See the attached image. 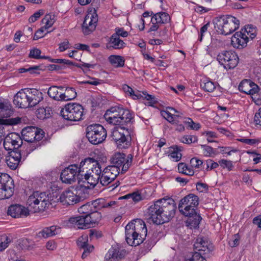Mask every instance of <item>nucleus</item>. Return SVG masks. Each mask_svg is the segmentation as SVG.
<instances>
[{
  "label": "nucleus",
  "mask_w": 261,
  "mask_h": 261,
  "mask_svg": "<svg viewBox=\"0 0 261 261\" xmlns=\"http://www.w3.org/2000/svg\"><path fill=\"white\" fill-rule=\"evenodd\" d=\"M107 132H86V137L92 144L96 145L102 142L107 137Z\"/></svg>",
  "instance_id": "nucleus-21"
},
{
  "label": "nucleus",
  "mask_w": 261,
  "mask_h": 261,
  "mask_svg": "<svg viewBox=\"0 0 261 261\" xmlns=\"http://www.w3.org/2000/svg\"><path fill=\"white\" fill-rule=\"evenodd\" d=\"M217 60L225 69H233L239 63L238 55L231 50H224L217 56Z\"/></svg>",
  "instance_id": "nucleus-10"
},
{
  "label": "nucleus",
  "mask_w": 261,
  "mask_h": 261,
  "mask_svg": "<svg viewBox=\"0 0 261 261\" xmlns=\"http://www.w3.org/2000/svg\"><path fill=\"white\" fill-rule=\"evenodd\" d=\"M143 96H141L140 94H139V95H140V97H142L147 100L149 101V106H153L154 104L157 103L156 98L154 96L144 93H143Z\"/></svg>",
  "instance_id": "nucleus-62"
},
{
  "label": "nucleus",
  "mask_w": 261,
  "mask_h": 261,
  "mask_svg": "<svg viewBox=\"0 0 261 261\" xmlns=\"http://www.w3.org/2000/svg\"><path fill=\"white\" fill-rule=\"evenodd\" d=\"M61 228L58 226L53 225L50 227H44L42 230L40 231L37 236L43 238H47L53 237L60 233Z\"/></svg>",
  "instance_id": "nucleus-27"
},
{
  "label": "nucleus",
  "mask_w": 261,
  "mask_h": 261,
  "mask_svg": "<svg viewBox=\"0 0 261 261\" xmlns=\"http://www.w3.org/2000/svg\"><path fill=\"white\" fill-rule=\"evenodd\" d=\"M85 198V194L81 190H68L64 191L60 197V200L64 204L73 205Z\"/></svg>",
  "instance_id": "nucleus-11"
},
{
  "label": "nucleus",
  "mask_w": 261,
  "mask_h": 261,
  "mask_svg": "<svg viewBox=\"0 0 261 261\" xmlns=\"http://www.w3.org/2000/svg\"><path fill=\"white\" fill-rule=\"evenodd\" d=\"M105 201L104 199H97L95 200L91 201V205L93 211H99L102 208H105Z\"/></svg>",
  "instance_id": "nucleus-46"
},
{
  "label": "nucleus",
  "mask_w": 261,
  "mask_h": 261,
  "mask_svg": "<svg viewBox=\"0 0 261 261\" xmlns=\"http://www.w3.org/2000/svg\"><path fill=\"white\" fill-rule=\"evenodd\" d=\"M126 134L121 132H112L111 136L120 148H126L131 144V137L129 132Z\"/></svg>",
  "instance_id": "nucleus-14"
},
{
  "label": "nucleus",
  "mask_w": 261,
  "mask_h": 261,
  "mask_svg": "<svg viewBox=\"0 0 261 261\" xmlns=\"http://www.w3.org/2000/svg\"><path fill=\"white\" fill-rule=\"evenodd\" d=\"M215 29L221 35H227L231 34L239 28L240 21L236 17L230 15H222L213 20Z\"/></svg>",
  "instance_id": "nucleus-6"
},
{
  "label": "nucleus",
  "mask_w": 261,
  "mask_h": 261,
  "mask_svg": "<svg viewBox=\"0 0 261 261\" xmlns=\"http://www.w3.org/2000/svg\"><path fill=\"white\" fill-rule=\"evenodd\" d=\"M77 96L75 89L73 87H64L63 92V101L74 99Z\"/></svg>",
  "instance_id": "nucleus-35"
},
{
  "label": "nucleus",
  "mask_w": 261,
  "mask_h": 261,
  "mask_svg": "<svg viewBox=\"0 0 261 261\" xmlns=\"http://www.w3.org/2000/svg\"><path fill=\"white\" fill-rule=\"evenodd\" d=\"M50 111V108H40L37 110L36 115L38 118L43 120L51 116Z\"/></svg>",
  "instance_id": "nucleus-41"
},
{
  "label": "nucleus",
  "mask_w": 261,
  "mask_h": 261,
  "mask_svg": "<svg viewBox=\"0 0 261 261\" xmlns=\"http://www.w3.org/2000/svg\"><path fill=\"white\" fill-rule=\"evenodd\" d=\"M219 164L223 168H226L229 171H231L233 167V165L231 161L224 159L220 160L219 161Z\"/></svg>",
  "instance_id": "nucleus-58"
},
{
  "label": "nucleus",
  "mask_w": 261,
  "mask_h": 261,
  "mask_svg": "<svg viewBox=\"0 0 261 261\" xmlns=\"http://www.w3.org/2000/svg\"><path fill=\"white\" fill-rule=\"evenodd\" d=\"M170 20L169 15L165 12H160L154 14L151 17V22H155L158 24H165Z\"/></svg>",
  "instance_id": "nucleus-31"
},
{
  "label": "nucleus",
  "mask_w": 261,
  "mask_h": 261,
  "mask_svg": "<svg viewBox=\"0 0 261 261\" xmlns=\"http://www.w3.org/2000/svg\"><path fill=\"white\" fill-rule=\"evenodd\" d=\"M254 93L251 94V97L254 102L257 105H261V90L258 87V90H256Z\"/></svg>",
  "instance_id": "nucleus-59"
},
{
  "label": "nucleus",
  "mask_w": 261,
  "mask_h": 261,
  "mask_svg": "<svg viewBox=\"0 0 261 261\" xmlns=\"http://www.w3.org/2000/svg\"><path fill=\"white\" fill-rule=\"evenodd\" d=\"M199 203L198 196L193 193H190L181 198L178 203L179 211L181 214L188 217L186 221V225L191 229L198 228L202 220L196 208Z\"/></svg>",
  "instance_id": "nucleus-2"
},
{
  "label": "nucleus",
  "mask_w": 261,
  "mask_h": 261,
  "mask_svg": "<svg viewBox=\"0 0 261 261\" xmlns=\"http://www.w3.org/2000/svg\"><path fill=\"white\" fill-rule=\"evenodd\" d=\"M11 105L8 101H0V117L5 116V112L11 109Z\"/></svg>",
  "instance_id": "nucleus-48"
},
{
  "label": "nucleus",
  "mask_w": 261,
  "mask_h": 261,
  "mask_svg": "<svg viewBox=\"0 0 261 261\" xmlns=\"http://www.w3.org/2000/svg\"><path fill=\"white\" fill-rule=\"evenodd\" d=\"M204 165H206L205 170L207 171L216 169L219 166L218 163L210 159L206 161L205 163H204Z\"/></svg>",
  "instance_id": "nucleus-57"
},
{
  "label": "nucleus",
  "mask_w": 261,
  "mask_h": 261,
  "mask_svg": "<svg viewBox=\"0 0 261 261\" xmlns=\"http://www.w3.org/2000/svg\"><path fill=\"white\" fill-rule=\"evenodd\" d=\"M231 44L234 47L243 48L248 42V36L242 32H236L231 37Z\"/></svg>",
  "instance_id": "nucleus-20"
},
{
  "label": "nucleus",
  "mask_w": 261,
  "mask_h": 261,
  "mask_svg": "<svg viewBox=\"0 0 261 261\" xmlns=\"http://www.w3.org/2000/svg\"><path fill=\"white\" fill-rule=\"evenodd\" d=\"M185 261H206L204 257L202 256L201 253L195 252L189 259H186Z\"/></svg>",
  "instance_id": "nucleus-64"
},
{
  "label": "nucleus",
  "mask_w": 261,
  "mask_h": 261,
  "mask_svg": "<svg viewBox=\"0 0 261 261\" xmlns=\"http://www.w3.org/2000/svg\"><path fill=\"white\" fill-rule=\"evenodd\" d=\"M84 109L82 105L76 103H69L65 109L61 111V114L66 120L77 121L82 119Z\"/></svg>",
  "instance_id": "nucleus-9"
},
{
  "label": "nucleus",
  "mask_w": 261,
  "mask_h": 261,
  "mask_svg": "<svg viewBox=\"0 0 261 261\" xmlns=\"http://www.w3.org/2000/svg\"><path fill=\"white\" fill-rule=\"evenodd\" d=\"M217 83L208 79H205L201 82V87L206 92H212L216 87Z\"/></svg>",
  "instance_id": "nucleus-40"
},
{
  "label": "nucleus",
  "mask_w": 261,
  "mask_h": 261,
  "mask_svg": "<svg viewBox=\"0 0 261 261\" xmlns=\"http://www.w3.org/2000/svg\"><path fill=\"white\" fill-rule=\"evenodd\" d=\"M13 103L19 108L25 109L31 107L27 90L24 91L21 89L15 95Z\"/></svg>",
  "instance_id": "nucleus-15"
},
{
  "label": "nucleus",
  "mask_w": 261,
  "mask_h": 261,
  "mask_svg": "<svg viewBox=\"0 0 261 261\" xmlns=\"http://www.w3.org/2000/svg\"><path fill=\"white\" fill-rule=\"evenodd\" d=\"M63 91L64 87L52 86L48 88L47 94L49 97L53 99L63 101Z\"/></svg>",
  "instance_id": "nucleus-26"
},
{
  "label": "nucleus",
  "mask_w": 261,
  "mask_h": 261,
  "mask_svg": "<svg viewBox=\"0 0 261 261\" xmlns=\"http://www.w3.org/2000/svg\"><path fill=\"white\" fill-rule=\"evenodd\" d=\"M125 240L132 246H137L145 240L147 229L144 222L140 219H136L129 222L125 227Z\"/></svg>",
  "instance_id": "nucleus-4"
},
{
  "label": "nucleus",
  "mask_w": 261,
  "mask_h": 261,
  "mask_svg": "<svg viewBox=\"0 0 261 261\" xmlns=\"http://www.w3.org/2000/svg\"><path fill=\"white\" fill-rule=\"evenodd\" d=\"M91 202H88L85 204L82 205L78 208V212L83 215H87L90 214L93 210Z\"/></svg>",
  "instance_id": "nucleus-45"
},
{
  "label": "nucleus",
  "mask_w": 261,
  "mask_h": 261,
  "mask_svg": "<svg viewBox=\"0 0 261 261\" xmlns=\"http://www.w3.org/2000/svg\"><path fill=\"white\" fill-rule=\"evenodd\" d=\"M40 146V143L39 142L33 141L32 142L29 143L27 144H25L23 145V146H25V148L20 149V151L22 154V156L26 158L30 153Z\"/></svg>",
  "instance_id": "nucleus-33"
},
{
  "label": "nucleus",
  "mask_w": 261,
  "mask_h": 261,
  "mask_svg": "<svg viewBox=\"0 0 261 261\" xmlns=\"http://www.w3.org/2000/svg\"><path fill=\"white\" fill-rule=\"evenodd\" d=\"M45 69L46 66L42 65L32 66L29 67V72L31 74H40V71L45 70Z\"/></svg>",
  "instance_id": "nucleus-53"
},
{
  "label": "nucleus",
  "mask_w": 261,
  "mask_h": 261,
  "mask_svg": "<svg viewBox=\"0 0 261 261\" xmlns=\"http://www.w3.org/2000/svg\"><path fill=\"white\" fill-rule=\"evenodd\" d=\"M56 16L51 13L47 14L45 15L44 17L42 19V23L45 24V29H48L51 27L55 23Z\"/></svg>",
  "instance_id": "nucleus-42"
},
{
  "label": "nucleus",
  "mask_w": 261,
  "mask_h": 261,
  "mask_svg": "<svg viewBox=\"0 0 261 261\" xmlns=\"http://www.w3.org/2000/svg\"><path fill=\"white\" fill-rule=\"evenodd\" d=\"M4 139H9L10 144L14 145L13 147L19 148L20 149L25 148V146H23L22 140L18 133L12 132L8 134Z\"/></svg>",
  "instance_id": "nucleus-28"
},
{
  "label": "nucleus",
  "mask_w": 261,
  "mask_h": 261,
  "mask_svg": "<svg viewBox=\"0 0 261 261\" xmlns=\"http://www.w3.org/2000/svg\"><path fill=\"white\" fill-rule=\"evenodd\" d=\"M11 242L10 239L6 235H2L0 236V252L4 251L8 247L9 243Z\"/></svg>",
  "instance_id": "nucleus-47"
},
{
  "label": "nucleus",
  "mask_w": 261,
  "mask_h": 261,
  "mask_svg": "<svg viewBox=\"0 0 261 261\" xmlns=\"http://www.w3.org/2000/svg\"><path fill=\"white\" fill-rule=\"evenodd\" d=\"M125 254L124 249L115 246L109 250L106 257L107 261H120L124 257Z\"/></svg>",
  "instance_id": "nucleus-22"
},
{
  "label": "nucleus",
  "mask_w": 261,
  "mask_h": 261,
  "mask_svg": "<svg viewBox=\"0 0 261 261\" xmlns=\"http://www.w3.org/2000/svg\"><path fill=\"white\" fill-rule=\"evenodd\" d=\"M221 148V153L222 154H226L228 155H230L232 153L238 152L239 150L237 149H234L232 147H219Z\"/></svg>",
  "instance_id": "nucleus-61"
},
{
  "label": "nucleus",
  "mask_w": 261,
  "mask_h": 261,
  "mask_svg": "<svg viewBox=\"0 0 261 261\" xmlns=\"http://www.w3.org/2000/svg\"><path fill=\"white\" fill-rule=\"evenodd\" d=\"M201 148H203V153L206 156H214L218 154V152L216 149L206 145H201Z\"/></svg>",
  "instance_id": "nucleus-44"
},
{
  "label": "nucleus",
  "mask_w": 261,
  "mask_h": 261,
  "mask_svg": "<svg viewBox=\"0 0 261 261\" xmlns=\"http://www.w3.org/2000/svg\"><path fill=\"white\" fill-rule=\"evenodd\" d=\"M21 118L19 117L3 119V124L5 125H15L19 124L21 123Z\"/></svg>",
  "instance_id": "nucleus-49"
},
{
  "label": "nucleus",
  "mask_w": 261,
  "mask_h": 261,
  "mask_svg": "<svg viewBox=\"0 0 261 261\" xmlns=\"http://www.w3.org/2000/svg\"><path fill=\"white\" fill-rule=\"evenodd\" d=\"M98 162L93 158H87L82 160L80 163V166L78 167L77 174H82L81 172L85 173L86 170L91 169L93 167V164H95Z\"/></svg>",
  "instance_id": "nucleus-29"
},
{
  "label": "nucleus",
  "mask_w": 261,
  "mask_h": 261,
  "mask_svg": "<svg viewBox=\"0 0 261 261\" xmlns=\"http://www.w3.org/2000/svg\"><path fill=\"white\" fill-rule=\"evenodd\" d=\"M110 124L115 126L113 130L118 129L129 130L128 124L132 123L133 117L129 111L119 106H115L108 109L103 116Z\"/></svg>",
  "instance_id": "nucleus-3"
},
{
  "label": "nucleus",
  "mask_w": 261,
  "mask_h": 261,
  "mask_svg": "<svg viewBox=\"0 0 261 261\" xmlns=\"http://www.w3.org/2000/svg\"><path fill=\"white\" fill-rule=\"evenodd\" d=\"M115 167H106L102 171L99 178L100 183L102 186H107L114 181V177H110L111 171H114Z\"/></svg>",
  "instance_id": "nucleus-30"
},
{
  "label": "nucleus",
  "mask_w": 261,
  "mask_h": 261,
  "mask_svg": "<svg viewBox=\"0 0 261 261\" xmlns=\"http://www.w3.org/2000/svg\"><path fill=\"white\" fill-rule=\"evenodd\" d=\"M169 156H170L175 162L179 161L182 156L181 152H178L176 149H172L169 147Z\"/></svg>",
  "instance_id": "nucleus-52"
},
{
  "label": "nucleus",
  "mask_w": 261,
  "mask_h": 261,
  "mask_svg": "<svg viewBox=\"0 0 261 261\" xmlns=\"http://www.w3.org/2000/svg\"><path fill=\"white\" fill-rule=\"evenodd\" d=\"M180 141L186 144H190L197 142V137L194 135H186L179 139Z\"/></svg>",
  "instance_id": "nucleus-50"
},
{
  "label": "nucleus",
  "mask_w": 261,
  "mask_h": 261,
  "mask_svg": "<svg viewBox=\"0 0 261 261\" xmlns=\"http://www.w3.org/2000/svg\"><path fill=\"white\" fill-rule=\"evenodd\" d=\"M14 185L13 179L7 173H0V186L11 187Z\"/></svg>",
  "instance_id": "nucleus-39"
},
{
  "label": "nucleus",
  "mask_w": 261,
  "mask_h": 261,
  "mask_svg": "<svg viewBox=\"0 0 261 261\" xmlns=\"http://www.w3.org/2000/svg\"><path fill=\"white\" fill-rule=\"evenodd\" d=\"M96 12L97 10L94 8L93 13H89L85 16L82 24V30L84 35H89L95 30L98 22Z\"/></svg>",
  "instance_id": "nucleus-12"
},
{
  "label": "nucleus",
  "mask_w": 261,
  "mask_h": 261,
  "mask_svg": "<svg viewBox=\"0 0 261 261\" xmlns=\"http://www.w3.org/2000/svg\"><path fill=\"white\" fill-rule=\"evenodd\" d=\"M69 222L78 229H88L91 227L86 215H82L69 219Z\"/></svg>",
  "instance_id": "nucleus-19"
},
{
  "label": "nucleus",
  "mask_w": 261,
  "mask_h": 261,
  "mask_svg": "<svg viewBox=\"0 0 261 261\" xmlns=\"http://www.w3.org/2000/svg\"><path fill=\"white\" fill-rule=\"evenodd\" d=\"M238 89L241 92L250 95L258 90V86L250 80H243L239 84Z\"/></svg>",
  "instance_id": "nucleus-18"
},
{
  "label": "nucleus",
  "mask_w": 261,
  "mask_h": 261,
  "mask_svg": "<svg viewBox=\"0 0 261 261\" xmlns=\"http://www.w3.org/2000/svg\"><path fill=\"white\" fill-rule=\"evenodd\" d=\"M8 155L6 156V163L8 166L12 170H15L21 159L25 160V158L22 156V154L19 152L11 151L8 152Z\"/></svg>",
  "instance_id": "nucleus-17"
},
{
  "label": "nucleus",
  "mask_w": 261,
  "mask_h": 261,
  "mask_svg": "<svg viewBox=\"0 0 261 261\" xmlns=\"http://www.w3.org/2000/svg\"><path fill=\"white\" fill-rule=\"evenodd\" d=\"M133 156L131 154H129L127 158H126V162L123 165L122 168V173H124L126 171L128 170L129 167L131 165L132 160H133Z\"/></svg>",
  "instance_id": "nucleus-60"
},
{
  "label": "nucleus",
  "mask_w": 261,
  "mask_h": 261,
  "mask_svg": "<svg viewBox=\"0 0 261 261\" xmlns=\"http://www.w3.org/2000/svg\"><path fill=\"white\" fill-rule=\"evenodd\" d=\"M9 139H4L3 146L5 150L8 152H19L20 148L13 147L14 145L10 144Z\"/></svg>",
  "instance_id": "nucleus-51"
},
{
  "label": "nucleus",
  "mask_w": 261,
  "mask_h": 261,
  "mask_svg": "<svg viewBox=\"0 0 261 261\" xmlns=\"http://www.w3.org/2000/svg\"><path fill=\"white\" fill-rule=\"evenodd\" d=\"M125 240L132 246H137L145 240L147 229L144 222L140 219H136L129 222L125 227Z\"/></svg>",
  "instance_id": "nucleus-5"
},
{
  "label": "nucleus",
  "mask_w": 261,
  "mask_h": 261,
  "mask_svg": "<svg viewBox=\"0 0 261 261\" xmlns=\"http://www.w3.org/2000/svg\"><path fill=\"white\" fill-rule=\"evenodd\" d=\"M182 123L188 129L197 130L201 128V125L199 123L194 122L191 118H184Z\"/></svg>",
  "instance_id": "nucleus-38"
},
{
  "label": "nucleus",
  "mask_w": 261,
  "mask_h": 261,
  "mask_svg": "<svg viewBox=\"0 0 261 261\" xmlns=\"http://www.w3.org/2000/svg\"><path fill=\"white\" fill-rule=\"evenodd\" d=\"M125 43L123 40L118 37V34H113L109 38V41L107 44V48L111 49V48L119 49L125 47Z\"/></svg>",
  "instance_id": "nucleus-25"
},
{
  "label": "nucleus",
  "mask_w": 261,
  "mask_h": 261,
  "mask_svg": "<svg viewBox=\"0 0 261 261\" xmlns=\"http://www.w3.org/2000/svg\"><path fill=\"white\" fill-rule=\"evenodd\" d=\"M123 90L126 93L129 94L134 99H139L140 95L135 94L133 89L127 85L124 84L122 86Z\"/></svg>",
  "instance_id": "nucleus-56"
},
{
  "label": "nucleus",
  "mask_w": 261,
  "mask_h": 261,
  "mask_svg": "<svg viewBox=\"0 0 261 261\" xmlns=\"http://www.w3.org/2000/svg\"><path fill=\"white\" fill-rule=\"evenodd\" d=\"M208 242L205 241L202 238H198L194 244V248L202 253V256L208 253L211 249L207 246Z\"/></svg>",
  "instance_id": "nucleus-32"
},
{
  "label": "nucleus",
  "mask_w": 261,
  "mask_h": 261,
  "mask_svg": "<svg viewBox=\"0 0 261 261\" xmlns=\"http://www.w3.org/2000/svg\"><path fill=\"white\" fill-rule=\"evenodd\" d=\"M161 115L166 119L168 121L172 123L173 124H177L176 121L174 119L173 115L168 111H161Z\"/></svg>",
  "instance_id": "nucleus-54"
},
{
  "label": "nucleus",
  "mask_w": 261,
  "mask_h": 261,
  "mask_svg": "<svg viewBox=\"0 0 261 261\" xmlns=\"http://www.w3.org/2000/svg\"><path fill=\"white\" fill-rule=\"evenodd\" d=\"M7 214L15 218H24L29 215L30 211L20 204H12L8 207Z\"/></svg>",
  "instance_id": "nucleus-16"
},
{
  "label": "nucleus",
  "mask_w": 261,
  "mask_h": 261,
  "mask_svg": "<svg viewBox=\"0 0 261 261\" xmlns=\"http://www.w3.org/2000/svg\"><path fill=\"white\" fill-rule=\"evenodd\" d=\"M41 51L40 49L37 48H34L30 50L29 57L36 59H42V56H41Z\"/></svg>",
  "instance_id": "nucleus-55"
},
{
  "label": "nucleus",
  "mask_w": 261,
  "mask_h": 261,
  "mask_svg": "<svg viewBox=\"0 0 261 261\" xmlns=\"http://www.w3.org/2000/svg\"><path fill=\"white\" fill-rule=\"evenodd\" d=\"M44 14V10L42 9L39 10L36 12L32 15H31L29 18V21L30 23H33L35 22L40 16Z\"/></svg>",
  "instance_id": "nucleus-63"
},
{
  "label": "nucleus",
  "mask_w": 261,
  "mask_h": 261,
  "mask_svg": "<svg viewBox=\"0 0 261 261\" xmlns=\"http://www.w3.org/2000/svg\"><path fill=\"white\" fill-rule=\"evenodd\" d=\"M109 61L112 65L116 68L123 67L125 64L124 58L119 55H111L109 58Z\"/></svg>",
  "instance_id": "nucleus-34"
},
{
  "label": "nucleus",
  "mask_w": 261,
  "mask_h": 261,
  "mask_svg": "<svg viewBox=\"0 0 261 261\" xmlns=\"http://www.w3.org/2000/svg\"><path fill=\"white\" fill-rule=\"evenodd\" d=\"M27 92L31 107H35L43 99L42 92L36 89H27Z\"/></svg>",
  "instance_id": "nucleus-24"
},
{
  "label": "nucleus",
  "mask_w": 261,
  "mask_h": 261,
  "mask_svg": "<svg viewBox=\"0 0 261 261\" xmlns=\"http://www.w3.org/2000/svg\"><path fill=\"white\" fill-rule=\"evenodd\" d=\"M126 155L122 152H117L115 153L111 158V163L112 166H109L108 167H115V170H120V167H122L125 163Z\"/></svg>",
  "instance_id": "nucleus-23"
},
{
  "label": "nucleus",
  "mask_w": 261,
  "mask_h": 261,
  "mask_svg": "<svg viewBox=\"0 0 261 261\" xmlns=\"http://www.w3.org/2000/svg\"><path fill=\"white\" fill-rule=\"evenodd\" d=\"M14 185L11 187L0 186V199H5L10 198L14 193Z\"/></svg>",
  "instance_id": "nucleus-36"
},
{
  "label": "nucleus",
  "mask_w": 261,
  "mask_h": 261,
  "mask_svg": "<svg viewBox=\"0 0 261 261\" xmlns=\"http://www.w3.org/2000/svg\"><path fill=\"white\" fill-rule=\"evenodd\" d=\"M176 204L171 198L156 200L148 208V220L156 225L169 222L175 216Z\"/></svg>",
  "instance_id": "nucleus-1"
},
{
  "label": "nucleus",
  "mask_w": 261,
  "mask_h": 261,
  "mask_svg": "<svg viewBox=\"0 0 261 261\" xmlns=\"http://www.w3.org/2000/svg\"><path fill=\"white\" fill-rule=\"evenodd\" d=\"M86 216L91 227H93V225L97 224L102 217L101 213L97 211H92L89 215Z\"/></svg>",
  "instance_id": "nucleus-37"
},
{
  "label": "nucleus",
  "mask_w": 261,
  "mask_h": 261,
  "mask_svg": "<svg viewBox=\"0 0 261 261\" xmlns=\"http://www.w3.org/2000/svg\"><path fill=\"white\" fill-rule=\"evenodd\" d=\"M77 169V165L73 164L62 170L60 175V179L62 182L70 184L74 182L78 173Z\"/></svg>",
  "instance_id": "nucleus-13"
},
{
  "label": "nucleus",
  "mask_w": 261,
  "mask_h": 261,
  "mask_svg": "<svg viewBox=\"0 0 261 261\" xmlns=\"http://www.w3.org/2000/svg\"><path fill=\"white\" fill-rule=\"evenodd\" d=\"M50 198V197L46 192L35 191L29 196L27 204L34 213L44 211L51 204Z\"/></svg>",
  "instance_id": "nucleus-8"
},
{
  "label": "nucleus",
  "mask_w": 261,
  "mask_h": 261,
  "mask_svg": "<svg viewBox=\"0 0 261 261\" xmlns=\"http://www.w3.org/2000/svg\"><path fill=\"white\" fill-rule=\"evenodd\" d=\"M101 166L99 162L93 164L91 169L86 170L85 173L77 175L78 183L81 187L86 189L94 188L99 182L102 173Z\"/></svg>",
  "instance_id": "nucleus-7"
},
{
  "label": "nucleus",
  "mask_w": 261,
  "mask_h": 261,
  "mask_svg": "<svg viewBox=\"0 0 261 261\" xmlns=\"http://www.w3.org/2000/svg\"><path fill=\"white\" fill-rule=\"evenodd\" d=\"M178 170L179 173L189 176L193 175L194 173L193 170L189 168L187 165L184 163H179L178 164Z\"/></svg>",
  "instance_id": "nucleus-43"
}]
</instances>
